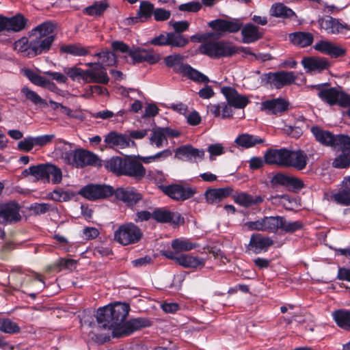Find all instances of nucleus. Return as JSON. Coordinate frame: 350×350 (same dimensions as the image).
<instances>
[{
    "label": "nucleus",
    "instance_id": "f257e3e1",
    "mask_svg": "<svg viewBox=\"0 0 350 350\" xmlns=\"http://www.w3.org/2000/svg\"><path fill=\"white\" fill-rule=\"evenodd\" d=\"M208 25L213 31L196 33L190 38L192 42L201 43L199 52L213 59L231 57L234 49L231 47V43L218 40L226 33L239 31L242 23L237 18H217L208 22Z\"/></svg>",
    "mask_w": 350,
    "mask_h": 350
},
{
    "label": "nucleus",
    "instance_id": "f03ea898",
    "mask_svg": "<svg viewBox=\"0 0 350 350\" xmlns=\"http://www.w3.org/2000/svg\"><path fill=\"white\" fill-rule=\"evenodd\" d=\"M130 306L128 304L116 302L113 304L99 308L96 312L97 326L91 332L96 336V332L100 329L117 330L124 323L129 314Z\"/></svg>",
    "mask_w": 350,
    "mask_h": 350
},
{
    "label": "nucleus",
    "instance_id": "7ed1b4c3",
    "mask_svg": "<svg viewBox=\"0 0 350 350\" xmlns=\"http://www.w3.org/2000/svg\"><path fill=\"white\" fill-rule=\"evenodd\" d=\"M265 161L269 165H277L280 167L302 170L307 165L308 157L303 150H300L270 149L265 153Z\"/></svg>",
    "mask_w": 350,
    "mask_h": 350
},
{
    "label": "nucleus",
    "instance_id": "20e7f679",
    "mask_svg": "<svg viewBox=\"0 0 350 350\" xmlns=\"http://www.w3.org/2000/svg\"><path fill=\"white\" fill-rule=\"evenodd\" d=\"M142 160L135 157H113L105 163V167L118 176H126L140 180L146 174Z\"/></svg>",
    "mask_w": 350,
    "mask_h": 350
},
{
    "label": "nucleus",
    "instance_id": "39448f33",
    "mask_svg": "<svg viewBox=\"0 0 350 350\" xmlns=\"http://www.w3.org/2000/svg\"><path fill=\"white\" fill-rule=\"evenodd\" d=\"M60 157L65 163L76 168H83L88 165H96L98 161L95 154L81 148L75 150L62 149Z\"/></svg>",
    "mask_w": 350,
    "mask_h": 350
},
{
    "label": "nucleus",
    "instance_id": "423d86ee",
    "mask_svg": "<svg viewBox=\"0 0 350 350\" xmlns=\"http://www.w3.org/2000/svg\"><path fill=\"white\" fill-rule=\"evenodd\" d=\"M142 236L141 229L131 222L121 225L114 232V239L124 246L137 243Z\"/></svg>",
    "mask_w": 350,
    "mask_h": 350
},
{
    "label": "nucleus",
    "instance_id": "0eeeda50",
    "mask_svg": "<svg viewBox=\"0 0 350 350\" xmlns=\"http://www.w3.org/2000/svg\"><path fill=\"white\" fill-rule=\"evenodd\" d=\"M280 216H265L256 221L244 223L243 227L247 230L276 233L280 229Z\"/></svg>",
    "mask_w": 350,
    "mask_h": 350
},
{
    "label": "nucleus",
    "instance_id": "6e6552de",
    "mask_svg": "<svg viewBox=\"0 0 350 350\" xmlns=\"http://www.w3.org/2000/svg\"><path fill=\"white\" fill-rule=\"evenodd\" d=\"M318 23L320 29L324 30L328 34H341L349 36L350 27L347 24L342 23L338 18L326 16L319 18Z\"/></svg>",
    "mask_w": 350,
    "mask_h": 350
},
{
    "label": "nucleus",
    "instance_id": "1a4fd4ad",
    "mask_svg": "<svg viewBox=\"0 0 350 350\" xmlns=\"http://www.w3.org/2000/svg\"><path fill=\"white\" fill-rule=\"evenodd\" d=\"M114 189L107 185H88L79 191V194L89 200L107 198L113 194Z\"/></svg>",
    "mask_w": 350,
    "mask_h": 350
},
{
    "label": "nucleus",
    "instance_id": "9d476101",
    "mask_svg": "<svg viewBox=\"0 0 350 350\" xmlns=\"http://www.w3.org/2000/svg\"><path fill=\"white\" fill-rule=\"evenodd\" d=\"M21 206L16 202L0 203V222L4 225L13 224L22 219Z\"/></svg>",
    "mask_w": 350,
    "mask_h": 350
},
{
    "label": "nucleus",
    "instance_id": "9b49d317",
    "mask_svg": "<svg viewBox=\"0 0 350 350\" xmlns=\"http://www.w3.org/2000/svg\"><path fill=\"white\" fill-rule=\"evenodd\" d=\"M319 97L329 105H338L342 107H347L349 100V94L338 90L335 88L323 89L318 93Z\"/></svg>",
    "mask_w": 350,
    "mask_h": 350
},
{
    "label": "nucleus",
    "instance_id": "f8f14e48",
    "mask_svg": "<svg viewBox=\"0 0 350 350\" xmlns=\"http://www.w3.org/2000/svg\"><path fill=\"white\" fill-rule=\"evenodd\" d=\"M297 77L291 71H279L269 72L265 75V79L267 83L280 89L285 85H288L295 82Z\"/></svg>",
    "mask_w": 350,
    "mask_h": 350
},
{
    "label": "nucleus",
    "instance_id": "ddd939ff",
    "mask_svg": "<svg viewBox=\"0 0 350 350\" xmlns=\"http://www.w3.org/2000/svg\"><path fill=\"white\" fill-rule=\"evenodd\" d=\"M161 189L172 199L180 201L191 198L196 193V190L191 187H185L177 184L161 186Z\"/></svg>",
    "mask_w": 350,
    "mask_h": 350
},
{
    "label": "nucleus",
    "instance_id": "4468645a",
    "mask_svg": "<svg viewBox=\"0 0 350 350\" xmlns=\"http://www.w3.org/2000/svg\"><path fill=\"white\" fill-rule=\"evenodd\" d=\"M150 321L145 318L132 319L124 323L120 328L113 332L114 337H122L129 336L134 332L150 326Z\"/></svg>",
    "mask_w": 350,
    "mask_h": 350
},
{
    "label": "nucleus",
    "instance_id": "2eb2a0df",
    "mask_svg": "<svg viewBox=\"0 0 350 350\" xmlns=\"http://www.w3.org/2000/svg\"><path fill=\"white\" fill-rule=\"evenodd\" d=\"M129 55L135 64L147 62L149 64H154L161 59L159 54L154 53L152 50H147L140 47L131 49Z\"/></svg>",
    "mask_w": 350,
    "mask_h": 350
},
{
    "label": "nucleus",
    "instance_id": "dca6fc26",
    "mask_svg": "<svg viewBox=\"0 0 350 350\" xmlns=\"http://www.w3.org/2000/svg\"><path fill=\"white\" fill-rule=\"evenodd\" d=\"M221 92L225 96L229 105L237 109H243L250 103L249 98L245 95L240 94L236 89L229 86L223 87Z\"/></svg>",
    "mask_w": 350,
    "mask_h": 350
},
{
    "label": "nucleus",
    "instance_id": "f3484780",
    "mask_svg": "<svg viewBox=\"0 0 350 350\" xmlns=\"http://www.w3.org/2000/svg\"><path fill=\"white\" fill-rule=\"evenodd\" d=\"M261 106L267 114L280 116L288 110L289 103L284 98H277L262 102Z\"/></svg>",
    "mask_w": 350,
    "mask_h": 350
},
{
    "label": "nucleus",
    "instance_id": "a211bd4d",
    "mask_svg": "<svg viewBox=\"0 0 350 350\" xmlns=\"http://www.w3.org/2000/svg\"><path fill=\"white\" fill-rule=\"evenodd\" d=\"M104 142L109 148H125L129 147L131 144H134L128 135L116 131H110L104 139Z\"/></svg>",
    "mask_w": 350,
    "mask_h": 350
},
{
    "label": "nucleus",
    "instance_id": "6ab92c4d",
    "mask_svg": "<svg viewBox=\"0 0 350 350\" xmlns=\"http://www.w3.org/2000/svg\"><path fill=\"white\" fill-rule=\"evenodd\" d=\"M273 239L262 234H254L251 236L248 249L255 254L267 252L273 245Z\"/></svg>",
    "mask_w": 350,
    "mask_h": 350
},
{
    "label": "nucleus",
    "instance_id": "aec40b11",
    "mask_svg": "<svg viewBox=\"0 0 350 350\" xmlns=\"http://www.w3.org/2000/svg\"><path fill=\"white\" fill-rule=\"evenodd\" d=\"M25 18L21 14L16 15L11 18L0 16V31L7 30L18 32L25 28Z\"/></svg>",
    "mask_w": 350,
    "mask_h": 350
},
{
    "label": "nucleus",
    "instance_id": "412c9836",
    "mask_svg": "<svg viewBox=\"0 0 350 350\" xmlns=\"http://www.w3.org/2000/svg\"><path fill=\"white\" fill-rule=\"evenodd\" d=\"M85 83H96L101 84H107L109 78L107 75L106 68L100 64H96V67L85 70Z\"/></svg>",
    "mask_w": 350,
    "mask_h": 350
},
{
    "label": "nucleus",
    "instance_id": "4be33fe9",
    "mask_svg": "<svg viewBox=\"0 0 350 350\" xmlns=\"http://www.w3.org/2000/svg\"><path fill=\"white\" fill-rule=\"evenodd\" d=\"M314 49L332 57H342L345 55L346 50L340 46L336 45L327 40H321L316 43Z\"/></svg>",
    "mask_w": 350,
    "mask_h": 350
},
{
    "label": "nucleus",
    "instance_id": "5701e85b",
    "mask_svg": "<svg viewBox=\"0 0 350 350\" xmlns=\"http://www.w3.org/2000/svg\"><path fill=\"white\" fill-rule=\"evenodd\" d=\"M152 217L161 223L178 224L184 222V218L177 212H172L165 208H157L152 212Z\"/></svg>",
    "mask_w": 350,
    "mask_h": 350
},
{
    "label": "nucleus",
    "instance_id": "b1692460",
    "mask_svg": "<svg viewBox=\"0 0 350 350\" xmlns=\"http://www.w3.org/2000/svg\"><path fill=\"white\" fill-rule=\"evenodd\" d=\"M204 156V151L193 148L191 146H183L175 151V157L179 159L190 161L202 160Z\"/></svg>",
    "mask_w": 350,
    "mask_h": 350
},
{
    "label": "nucleus",
    "instance_id": "393cba45",
    "mask_svg": "<svg viewBox=\"0 0 350 350\" xmlns=\"http://www.w3.org/2000/svg\"><path fill=\"white\" fill-rule=\"evenodd\" d=\"M154 5L148 1H143L140 3L139 10L135 16L127 18L129 24L144 23L148 21L153 15Z\"/></svg>",
    "mask_w": 350,
    "mask_h": 350
},
{
    "label": "nucleus",
    "instance_id": "a878e982",
    "mask_svg": "<svg viewBox=\"0 0 350 350\" xmlns=\"http://www.w3.org/2000/svg\"><path fill=\"white\" fill-rule=\"evenodd\" d=\"M30 46L31 51L29 53V57H35L42 53L47 52L51 46V40L48 38H41L38 36L30 34Z\"/></svg>",
    "mask_w": 350,
    "mask_h": 350
},
{
    "label": "nucleus",
    "instance_id": "bb28decb",
    "mask_svg": "<svg viewBox=\"0 0 350 350\" xmlns=\"http://www.w3.org/2000/svg\"><path fill=\"white\" fill-rule=\"evenodd\" d=\"M238 20L242 23L240 30H241V33L243 43H254L262 38L263 33L260 31L258 27L252 23H247L243 25V23L239 19Z\"/></svg>",
    "mask_w": 350,
    "mask_h": 350
},
{
    "label": "nucleus",
    "instance_id": "cd10ccee",
    "mask_svg": "<svg viewBox=\"0 0 350 350\" xmlns=\"http://www.w3.org/2000/svg\"><path fill=\"white\" fill-rule=\"evenodd\" d=\"M113 194L118 200H122L129 206L135 204L142 199L141 194L131 188H118L114 190Z\"/></svg>",
    "mask_w": 350,
    "mask_h": 350
},
{
    "label": "nucleus",
    "instance_id": "c85d7f7f",
    "mask_svg": "<svg viewBox=\"0 0 350 350\" xmlns=\"http://www.w3.org/2000/svg\"><path fill=\"white\" fill-rule=\"evenodd\" d=\"M301 63L306 72L321 71L327 68L329 66L328 61L326 59L316 57H304Z\"/></svg>",
    "mask_w": 350,
    "mask_h": 350
},
{
    "label": "nucleus",
    "instance_id": "c756f323",
    "mask_svg": "<svg viewBox=\"0 0 350 350\" xmlns=\"http://www.w3.org/2000/svg\"><path fill=\"white\" fill-rule=\"evenodd\" d=\"M232 189L230 188L208 189L204 193L206 202L210 204L219 203L223 199L230 195Z\"/></svg>",
    "mask_w": 350,
    "mask_h": 350
},
{
    "label": "nucleus",
    "instance_id": "7c9ffc66",
    "mask_svg": "<svg viewBox=\"0 0 350 350\" xmlns=\"http://www.w3.org/2000/svg\"><path fill=\"white\" fill-rule=\"evenodd\" d=\"M55 24L51 22H45L33 29L31 33H32V35L43 39L49 38L53 43L55 40Z\"/></svg>",
    "mask_w": 350,
    "mask_h": 350
},
{
    "label": "nucleus",
    "instance_id": "2f4dec72",
    "mask_svg": "<svg viewBox=\"0 0 350 350\" xmlns=\"http://www.w3.org/2000/svg\"><path fill=\"white\" fill-rule=\"evenodd\" d=\"M184 57L179 53H174L166 56L164 58V63L167 67L172 68L178 74L183 75L185 70L187 64H184Z\"/></svg>",
    "mask_w": 350,
    "mask_h": 350
},
{
    "label": "nucleus",
    "instance_id": "473e14b6",
    "mask_svg": "<svg viewBox=\"0 0 350 350\" xmlns=\"http://www.w3.org/2000/svg\"><path fill=\"white\" fill-rule=\"evenodd\" d=\"M333 200L338 204L350 205V176L345 177L342 181V189L332 196Z\"/></svg>",
    "mask_w": 350,
    "mask_h": 350
},
{
    "label": "nucleus",
    "instance_id": "72a5a7b5",
    "mask_svg": "<svg viewBox=\"0 0 350 350\" xmlns=\"http://www.w3.org/2000/svg\"><path fill=\"white\" fill-rule=\"evenodd\" d=\"M178 264L185 268L196 269L203 267L205 260L198 256L182 254L178 258Z\"/></svg>",
    "mask_w": 350,
    "mask_h": 350
},
{
    "label": "nucleus",
    "instance_id": "f704fd0d",
    "mask_svg": "<svg viewBox=\"0 0 350 350\" xmlns=\"http://www.w3.org/2000/svg\"><path fill=\"white\" fill-rule=\"evenodd\" d=\"M270 14L277 18L293 19L297 16L294 11L282 3L273 4L270 8Z\"/></svg>",
    "mask_w": 350,
    "mask_h": 350
},
{
    "label": "nucleus",
    "instance_id": "c9c22d12",
    "mask_svg": "<svg viewBox=\"0 0 350 350\" xmlns=\"http://www.w3.org/2000/svg\"><path fill=\"white\" fill-rule=\"evenodd\" d=\"M237 146L244 148H250L257 144H263L265 139L256 135L242 133L239 135L234 140Z\"/></svg>",
    "mask_w": 350,
    "mask_h": 350
},
{
    "label": "nucleus",
    "instance_id": "e433bc0d",
    "mask_svg": "<svg viewBox=\"0 0 350 350\" xmlns=\"http://www.w3.org/2000/svg\"><path fill=\"white\" fill-rule=\"evenodd\" d=\"M264 198L261 196H252L247 193H240L234 196V202L245 208L262 203Z\"/></svg>",
    "mask_w": 350,
    "mask_h": 350
},
{
    "label": "nucleus",
    "instance_id": "4c0bfd02",
    "mask_svg": "<svg viewBox=\"0 0 350 350\" xmlns=\"http://www.w3.org/2000/svg\"><path fill=\"white\" fill-rule=\"evenodd\" d=\"M291 42L298 46L306 47L312 44L313 35L310 32L297 31L289 35Z\"/></svg>",
    "mask_w": 350,
    "mask_h": 350
},
{
    "label": "nucleus",
    "instance_id": "58836bf2",
    "mask_svg": "<svg viewBox=\"0 0 350 350\" xmlns=\"http://www.w3.org/2000/svg\"><path fill=\"white\" fill-rule=\"evenodd\" d=\"M310 130L317 141L323 145L332 146L335 135L331 132L323 130L317 126H312Z\"/></svg>",
    "mask_w": 350,
    "mask_h": 350
},
{
    "label": "nucleus",
    "instance_id": "ea45409f",
    "mask_svg": "<svg viewBox=\"0 0 350 350\" xmlns=\"http://www.w3.org/2000/svg\"><path fill=\"white\" fill-rule=\"evenodd\" d=\"M332 315L338 327L347 331L350 330V310H338L334 311Z\"/></svg>",
    "mask_w": 350,
    "mask_h": 350
},
{
    "label": "nucleus",
    "instance_id": "a19ab883",
    "mask_svg": "<svg viewBox=\"0 0 350 350\" xmlns=\"http://www.w3.org/2000/svg\"><path fill=\"white\" fill-rule=\"evenodd\" d=\"M24 176L31 175L37 180H47V163L30 166L23 172Z\"/></svg>",
    "mask_w": 350,
    "mask_h": 350
},
{
    "label": "nucleus",
    "instance_id": "79ce46f5",
    "mask_svg": "<svg viewBox=\"0 0 350 350\" xmlns=\"http://www.w3.org/2000/svg\"><path fill=\"white\" fill-rule=\"evenodd\" d=\"M149 142L150 145L157 148H161L168 144L167 139H165L161 127L154 129L152 131V133L149 137Z\"/></svg>",
    "mask_w": 350,
    "mask_h": 350
},
{
    "label": "nucleus",
    "instance_id": "37998d69",
    "mask_svg": "<svg viewBox=\"0 0 350 350\" xmlns=\"http://www.w3.org/2000/svg\"><path fill=\"white\" fill-rule=\"evenodd\" d=\"M24 75L33 84L42 88H49L51 85L50 81L47 80L41 75L37 74L31 69H25L23 70Z\"/></svg>",
    "mask_w": 350,
    "mask_h": 350
},
{
    "label": "nucleus",
    "instance_id": "c03bdc74",
    "mask_svg": "<svg viewBox=\"0 0 350 350\" xmlns=\"http://www.w3.org/2000/svg\"><path fill=\"white\" fill-rule=\"evenodd\" d=\"M75 196V192L65 191L62 188L55 189L47 195L49 199L55 202H67L74 198Z\"/></svg>",
    "mask_w": 350,
    "mask_h": 350
},
{
    "label": "nucleus",
    "instance_id": "a18cd8bd",
    "mask_svg": "<svg viewBox=\"0 0 350 350\" xmlns=\"http://www.w3.org/2000/svg\"><path fill=\"white\" fill-rule=\"evenodd\" d=\"M108 7L109 4L106 1H96L92 5L85 8L83 13L91 16H100Z\"/></svg>",
    "mask_w": 350,
    "mask_h": 350
},
{
    "label": "nucleus",
    "instance_id": "49530a36",
    "mask_svg": "<svg viewBox=\"0 0 350 350\" xmlns=\"http://www.w3.org/2000/svg\"><path fill=\"white\" fill-rule=\"evenodd\" d=\"M332 144V148L341 152H350V137L347 135H336Z\"/></svg>",
    "mask_w": 350,
    "mask_h": 350
},
{
    "label": "nucleus",
    "instance_id": "de8ad7c7",
    "mask_svg": "<svg viewBox=\"0 0 350 350\" xmlns=\"http://www.w3.org/2000/svg\"><path fill=\"white\" fill-rule=\"evenodd\" d=\"M183 75L187 77L189 79L196 83H207L209 82V79L208 77L199 72L198 70L193 68L189 64L187 66H186L185 70L183 72Z\"/></svg>",
    "mask_w": 350,
    "mask_h": 350
},
{
    "label": "nucleus",
    "instance_id": "09e8293b",
    "mask_svg": "<svg viewBox=\"0 0 350 350\" xmlns=\"http://www.w3.org/2000/svg\"><path fill=\"white\" fill-rule=\"evenodd\" d=\"M63 53L70 54L75 56H85L88 54V50L79 44H64L60 47Z\"/></svg>",
    "mask_w": 350,
    "mask_h": 350
},
{
    "label": "nucleus",
    "instance_id": "8fccbe9b",
    "mask_svg": "<svg viewBox=\"0 0 350 350\" xmlns=\"http://www.w3.org/2000/svg\"><path fill=\"white\" fill-rule=\"evenodd\" d=\"M94 57H98V63L102 66H111L116 64V57L113 52L109 50H103L100 53L94 54Z\"/></svg>",
    "mask_w": 350,
    "mask_h": 350
},
{
    "label": "nucleus",
    "instance_id": "3c124183",
    "mask_svg": "<svg viewBox=\"0 0 350 350\" xmlns=\"http://www.w3.org/2000/svg\"><path fill=\"white\" fill-rule=\"evenodd\" d=\"M21 92L27 100H30L36 105H40L44 107L48 105L47 102L44 99L42 98L36 92L30 90L27 87H23L21 89Z\"/></svg>",
    "mask_w": 350,
    "mask_h": 350
},
{
    "label": "nucleus",
    "instance_id": "603ef678",
    "mask_svg": "<svg viewBox=\"0 0 350 350\" xmlns=\"http://www.w3.org/2000/svg\"><path fill=\"white\" fill-rule=\"evenodd\" d=\"M168 46L172 47L183 48L189 43V40L183 35L174 32L168 33Z\"/></svg>",
    "mask_w": 350,
    "mask_h": 350
},
{
    "label": "nucleus",
    "instance_id": "864d4df0",
    "mask_svg": "<svg viewBox=\"0 0 350 350\" xmlns=\"http://www.w3.org/2000/svg\"><path fill=\"white\" fill-rule=\"evenodd\" d=\"M280 229L285 232L292 233L303 227V224L299 221H289L284 217L280 216Z\"/></svg>",
    "mask_w": 350,
    "mask_h": 350
},
{
    "label": "nucleus",
    "instance_id": "5fc2aeb1",
    "mask_svg": "<svg viewBox=\"0 0 350 350\" xmlns=\"http://www.w3.org/2000/svg\"><path fill=\"white\" fill-rule=\"evenodd\" d=\"M21 329L18 324L10 319H0V331L6 334L18 333Z\"/></svg>",
    "mask_w": 350,
    "mask_h": 350
},
{
    "label": "nucleus",
    "instance_id": "6e6d98bb",
    "mask_svg": "<svg viewBox=\"0 0 350 350\" xmlns=\"http://www.w3.org/2000/svg\"><path fill=\"white\" fill-rule=\"evenodd\" d=\"M197 245L183 239H176L172 241V247L177 252H187L196 248Z\"/></svg>",
    "mask_w": 350,
    "mask_h": 350
},
{
    "label": "nucleus",
    "instance_id": "4d7b16f0",
    "mask_svg": "<svg viewBox=\"0 0 350 350\" xmlns=\"http://www.w3.org/2000/svg\"><path fill=\"white\" fill-rule=\"evenodd\" d=\"M64 72L72 81H79L82 79L85 83V70H84L76 66L66 67L64 68Z\"/></svg>",
    "mask_w": 350,
    "mask_h": 350
},
{
    "label": "nucleus",
    "instance_id": "13d9d810",
    "mask_svg": "<svg viewBox=\"0 0 350 350\" xmlns=\"http://www.w3.org/2000/svg\"><path fill=\"white\" fill-rule=\"evenodd\" d=\"M50 177L53 184H58L62 180V172L55 165L47 163V181H49Z\"/></svg>",
    "mask_w": 350,
    "mask_h": 350
},
{
    "label": "nucleus",
    "instance_id": "bf43d9fd",
    "mask_svg": "<svg viewBox=\"0 0 350 350\" xmlns=\"http://www.w3.org/2000/svg\"><path fill=\"white\" fill-rule=\"evenodd\" d=\"M335 168H347L350 166V152H341L332 162Z\"/></svg>",
    "mask_w": 350,
    "mask_h": 350
},
{
    "label": "nucleus",
    "instance_id": "052dcab7",
    "mask_svg": "<svg viewBox=\"0 0 350 350\" xmlns=\"http://www.w3.org/2000/svg\"><path fill=\"white\" fill-rule=\"evenodd\" d=\"M14 50L24 56L29 57L31 51L30 40L26 37H23L14 42Z\"/></svg>",
    "mask_w": 350,
    "mask_h": 350
},
{
    "label": "nucleus",
    "instance_id": "680f3d73",
    "mask_svg": "<svg viewBox=\"0 0 350 350\" xmlns=\"http://www.w3.org/2000/svg\"><path fill=\"white\" fill-rule=\"evenodd\" d=\"M172 152L170 149H165L161 152H157V154L149 156V157H139L140 160H142L145 163H149L154 161H162L172 155Z\"/></svg>",
    "mask_w": 350,
    "mask_h": 350
},
{
    "label": "nucleus",
    "instance_id": "e2e57ef3",
    "mask_svg": "<svg viewBox=\"0 0 350 350\" xmlns=\"http://www.w3.org/2000/svg\"><path fill=\"white\" fill-rule=\"evenodd\" d=\"M202 8V4L199 1H190L186 3L180 4L178 9L182 12H196Z\"/></svg>",
    "mask_w": 350,
    "mask_h": 350
},
{
    "label": "nucleus",
    "instance_id": "0e129e2a",
    "mask_svg": "<svg viewBox=\"0 0 350 350\" xmlns=\"http://www.w3.org/2000/svg\"><path fill=\"white\" fill-rule=\"evenodd\" d=\"M36 146L33 137H27L18 144L20 150L29 152Z\"/></svg>",
    "mask_w": 350,
    "mask_h": 350
},
{
    "label": "nucleus",
    "instance_id": "69168bd1",
    "mask_svg": "<svg viewBox=\"0 0 350 350\" xmlns=\"http://www.w3.org/2000/svg\"><path fill=\"white\" fill-rule=\"evenodd\" d=\"M51 207L48 203H34L31 206V210L36 215H42L48 212Z\"/></svg>",
    "mask_w": 350,
    "mask_h": 350
},
{
    "label": "nucleus",
    "instance_id": "338daca9",
    "mask_svg": "<svg viewBox=\"0 0 350 350\" xmlns=\"http://www.w3.org/2000/svg\"><path fill=\"white\" fill-rule=\"evenodd\" d=\"M153 16L157 21H163L170 18L171 12L163 8H157L154 10Z\"/></svg>",
    "mask_w": 350,
    "mask_h": 350
},
{
    "label": "nucleus",
    "instance_id": "774afa93",
    "mask_svg": "<svg viewBox=\"0 0 350 350\" xmlns=\"http://www.w3.org/2000/svg\"><path fill=\"white\" fill-rule=\"evenodd\" d=\"M168 33H164L153 38L148 43L155 46H168Z\"/></svg>",
    "mask_w": 350,
    "mask_h": 350
}]
</instances>
